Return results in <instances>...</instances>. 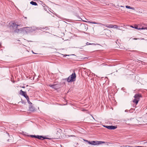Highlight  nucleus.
I'll use <instances>...</instances> for the list:
<instances>
[{
	"label": "nucleus",
	"mask_w": 147,
	"mask_h": 147,
	"mask_svg": "<svg viewBox=\"0 0 147 147\" xmlns=\"http://www.w3.org/2000/svg\"><path fill=\"white\" fill-rule=\"evenodd\" d=\"M105 26L106 27L109 28H113V25L112 24H109L108 26Z\"/></svg>",
	"instance_id": "14"
},
{
	"label": "nucleus",
	"mask_w": 147,
	"mask_h": 147,
	"mask_svg": "<svg viewBox=\"0 0 147 147\" xmlns=\"http://www.w3.org/2000/svg\"><path fill=\"white\" fill-rule=\"evenodd\" d=\"M76 78V74L74 72V81L75 80V78Z\"/></svg>",
	"instance_id": "25"
},
{
	"label": "nucleus",
	"mask_w": 147,
	"mask_h": 147,
	"mask_svg": "<svg viewBox=\"0 0 147 147\" xmlns=\"http://www.w3.org/2000/svg\"><path fill=\"white\" fill-rule=\"evenodd\" d=\"M127 110H125V112H127Z\"/></svg>",
	"instance_id": "29"
},
{
	"label": "nucleus",
	"mask_w": 147,
	"mask_h": 147,
	"mask_svg": "<svg viewBox=\"0 0 147 147\" xmlns=\"http://www.w3.org/2000/svg\"><path fill=\"white\" fill-rule=\"evenodd\" d=\"M113 28L116 29H118V26L117 25H113Z\"/></svg>",
	"instance_id": "19"
},
{
	"label": "nucleus",
	"mask_w": 147,
	"mask_h": 147,
	"mask_svg": "<svg viewBox=\"0 0 147 147\" xmlns=\"http://www.w3.org/2000/svg\"><path fill=\"white\" fill-rule=\"evenodd\" d=\"M32 51V53H33L35 54V53H34V52Z\"/></svg>",
	"instance_id": "30"
},
{
	"label": "nucleus",
	"mask_w": 147,
	"mask_h": 147,
	"mask_svg": "<svg viewBox=\"0 0 147 147\" xmlns=\"http://www.w3.org/2000/svg\"><path fill=\"white\" fill-rule=\"evenodd\" d=\"M82 59L78 58L76 56L74 55V60L80 61Z\"/></svg>",
	"instance_id": "9"
},
{
	"label": "nucleus",
	"mask_w": 147,
	"mask_h": 147,
	"mask_svg": "<svg viewBox=\"0 0 147 147\" xmlns=\"http://www.w3.org/2000/svg\"><path fill=\"white\" fill-rule=\"evenodd\" d=\"M26 28H28V30L30 31V32H32L34 31H37L38 30H44L46 28H36L34 27H26Z\"/></svg>",
	"instance_id": "1"
},
{
	"label": "nucleus",
	"mask_w": 147,
	"mask_h": 147,
	"mask_svg": "<svg viewBox=\"0 0 147 147\" xmlns=\"http://www.w3.org/2000/svg\"><path fill=\"white\" fill-rule=\"evenodd\" d=\"M88 22L90 23L93 24H99V23H96V22Z\"/></svg>",
	"instance_id": "23"
},
{
	"label": "nucleus",
	"mask_w": 147,
	"mask_h": 147,
	"mask_svg": "<svg viewBox=\"0 0 147 147\" xmlns=\"http://www.w3.org/2000/svg\"><path fill=\"white\" fill-rule=\"evenodd\" d=\"M134 97V99L133 100V102L137 104L140 98L141 97V95L140 94H136Z\"/></svg>",
	"instance_id": "2"
},
{
	"label": "nucleus",
	"mask_w": 147,
	"mask_h": 147,
	"mask_svg": "<svg viewBox=\"0 0 147 147\" xmlns=\"http://www.w3.org/2000/svg\"><path fill=\"white\" fill-rule=\"evenodd\" d=\"M27 102L29 104H32V103L30 101L29 99H28L27 100Z\"/></svg>",
	"instance_id": "24"
},
{
	"label": "nucleus",
	"mask_w": 147,
	"mask_h": 147,
	"mask_svg": "<svg viewBox=\"0 0 147 147\" xmlns=\"http://www.w3.org/2000/svg\"><path fill=\"white\" fill-rule=\"evenodd\" d=\"M83 140L84 141H85L86 142H88L89 144V142H90V141H88V140H86L85 139H83Z\"/></svg>",
	"instance_id": "20"
},
{
	"label": "nucleus",
	"mask_w": 147,
	"mask_h": 147,
	"mask_svg": "<svg viewBox=\"0 0 147 147\" xmlns=\"http://www.w3.org/2000/svg\"><path fill=\"white\" fill-rule=\"evenodd\" d=\"M139 39V38H134V40H137V39Z\"/></svg>",
	"instance_id": "28"
},
{
	"label": "nucleus",
	"mask_w": 147,
	"mask_h": 147,
	"mask_svg": "<svg viewBox=\"0 0 147 147\" xmlns=\"http://www.w3.org/2000/svg\"><path fill=\"white\" fill-rule=\"evenodd\" d=\"M75 103H74V106H75Z\"/></svg>",
	"instance_id": "33"
},
{
	"label": "nucleus",
	"mask_w": 147,
	"mask_h": 147,
	"mask_svg": "<svg viewBox=\"0 0 147 147\" xmlns=\"http://www.w3.org/2000/svg\"><path fill=\"white\" fill-rule=\"evenodd\" d=\"M74 79V73H72V74L69 76L67 79V81L68 82H71L73 81Z\"/></svg>",
	"instance_id": "5"
},
{
	"label": "nucleus",
	"mask_w": 147,
	"mask_h": 147,
	"mask_svg": "<svg viewBox=\"0 0 147 147\" xmlns=\"http://www.w3.org/2000/svg\"><path fill=\"white\" fill-rule=\"evenodd\" d=\"M135 147H146L142 146H136Z\"/></svg>",
	"instance_id": "26"
},
{
	"label": "nucleus",
	"mask_w": 147,
	"mask_h": 147,
	"mask_svg": "<svg viewBox=\"0 0 147 147\" xmlns=\"http://www.w3.org/2000/svg\"><path fill=\"white\" fill-rule=\"evenodd\" d=\"M30 4H32V5H37V3L36 2L33 1H32L30 2Z\"/></svg>",
	"instance_id": "13"
},
{
	"label": "nucleus",
	"mask_w": 147,
	"mask_h": 147,
	"mask_svg": "<svg viewBox=\"0 0 147 147\" xmlns=\"http://www.w3.org/2000/svg\"><path fill=\"white\" fill-rule=\"evenodd\" d=\"M48 86L53 88H54L56 89L59 88V85L57 84H49Z\"/></svg>",
	"instance_id": "4"
},
{
	"label": "nucleus",
	"mask_w": 147,
	"mask_h": 147,
	"mask_svg": "<svg viewBox=\"0 0 147 147\" xmlns=\"http://www.w3.org/2000/svg\"><path fill=\"white\" fill-rule=\"evenodd\" d=\"M142 40H144V38H142L141 39Z\"/></svg>",
	"instance_id": "31"
},
{
	"label": "nucleus",
	"mask_w": 147,
	"mask_h": 147,
	"mask_svg": "<svg viewBox=\"0 0 147 147\" xmlns=\"http://www.w3.org/2000/svg\"><path fill=\"white\" fill-rule=\"evenodd\" d=\"M97 145L102 143H104L105 142L101 141H97Z\"/></svg>",
	"instance_id": "17"
},
{
	"label": "nucleus",
	"mask_w": 147,
	"mask_h": 147,
	"mask_svg": "<svg viewBox=\"0 0 147 147\" xmlns=\"http://www.w3.org/2000/svg\"><path fill=\"white\" fill-rule=\"evenodd\" d=\"M30 136L32 138H36L42 140H43L46 139H48V138H46L45 137H43L41 136L32 135H30Z\"/></svg>",
	"instance_id": "3"
},
{
	"label": "nucleus",
	"mask_w": 147,
	"mask_h": 147,
	"mask_svg": "<svg viewBox=\"0 0 147 147\" xmlns=\"http://www.w3.org/2000/svg\"><path fill=\"white\" fill-rule=\"evenodd\" d=\"M125 7L126 8H127V9H132L134 10H135V8L134 7H131L128 6V5L126 6Z\"/></svg>",
	"instance_id": "12"
},
{
	"label": "nucleus",
	"mask_w": 147,
	"mask_h": 147,
	"mask_svg": "<svg viewBox=\"0 0 147 147\" xmlns=\"http://www.w3.org/2000/svg\"><path fill=\"white\" fill-rule=\"evenodd\" d=\"M22 25L21 24L17 25L16 26V28H17L18 26L22 27Z\"/></svg>",
	"instance_id": "21"
},
{
	"label": "nucleus",
	"mask_w": 147,
	"mask_h": 147,
	"mask_svg": "<svg viewBox=\"0 0 147 147\" xmlns=\"http://www.w3.org/2000/svg\"><path fill=\"white\" fill-rule=\"evenodd\" d=\"M97 141H90L89 142V144H91L92 145H97Z\"/></svg>",
	"instance_id": "8"
},
{
	"label": "nucleus",
	"mask_w": 147,
	"mask_h": 147,
	"mask_svg": "<svg viewBox=\"0 0 147 147\" xmlns=\"http://www.w3.org/2000/svg\"><path fill=\"white\" fill-rule=\"evenodd\" d=\"M104 127L107 128L109 129H116L117 127V126H103Z\"/></svg>",
	"instance_id": "6"
},
{
	"label": "nucleus",
	"mask_w": 147,
	"mask_h": 147,
	"mask_svg": "<svg viewBox=\"0 0 147 147\" xmlns=\"http://www.w3.org/2000/svg\"><path fill=\"white\" fill-rule=\"evenodd\" d=\"M131 27L133 28H134L136 29H137L138 30H141V29H144V28H138V26H135L134 27V26H131Z\"/></svg>",
	"instance_id": "11"
},
{
	"label": "nucleus",
	"mask_w": 147,
	"mask_h": 147,
	"mask_svg": "<svg viewBox=\"0 0 147 147\" xmlns=\"http://www.w3.org/2000/svg\"><path fill=\"white\" fill-rule=\"evenodd\" d=\"M17 24H16L15 23H12L11 24V26L13 28H14L15 27V26H16Z\"/></svg>",
	"instance_id": "16"
},
{
	"label": "nucleus",
	"mask_w": 147,
	"mask_h": 147,
	"mask_svg": "<svg viewBox=\"0 0 147 147\" xmlns=\"http://www.w3.org/2000/svg\"><path fill=\"white\" fill-rule=\"evenodd\" d=\"M29 110L31 111H33L34 110V109L33 107H32L31 106H30L29 107Z\"/></svg>",
	"instance_id": "15"
},
{
	"label": "nucleus",
	"mask_w": 147,
	"mask_h": 147,
	"mask_svg": "<svg viewBox=\"0 0 147 147\" xmlns=\"http://www.w3.org/2000/svg\"><path fill=\"white\" fill-rule=\"evenodd\" d=\"M25 18L26 19V18H26V17H25Z\"/></svg>",
	"instance_id": "32"
},
{
	"label": "nucleus",
	"mask_w": 147,
	"mask_h": 147,
	"mask_svg": "<svg viewBox=\"0 0 147 147\" xmlns=\"http://www.w3.org/2000/svg\"><path fill=\"white\" fill-rule=\"evenodd\" d=\"M25 28H26V27H24L23 28H21L20 29H17V28H16V29L15 30L14 32H15L17 33H21L23 32Z\"/></svg>",
	"instance_id": "7"
},
{
	"label": "nucleus",
	"mask_w": 147,
	"mask_h": 147,
	"mask_svg": "<svg viewBox=\"0 0 147 147\" xmlns=\"http://www.w3.org/2000/svg\"><path fill=\"white\" fill-rule=\"evenodd\" d=\"M85 74H86V75H87V76H88L89 75L88 74V72H86L85 73Z\"/></svg>",
	"instance_id": "27"
},
{
	"label": "nucleus",
	"mask_w": 147,
	"mask_h": 147,
	"mask_svg": "<svg viewBox=\"0 0 147 147\" xmlns=\"http://www.w3.org/2000/svg\"><path fill=\"white\" fill-rule=\"evenodd\" d=\"M24 96V97L26 98L27 100L28 99H29V97L28 96H27V95L26 94L25 96Z\"/></svg>",
	"instance_id": "18"
},
{
	"label": "nucleus",
	"mask_w": 147,
	"mask_h": 147,
	"mask_svg": "<svg viewBox=\"0 0 147 147\" xmlns=\"http://www.w3.org/2000/svg\"><path fill=\"white\" fill-rule=\"evenodd\" d=\"M20 94L23 96H25L26 94V92L23 91L22 90H21L20 91Z\"/></svg>",
	"instance_id": "10"
},
{
	"label": "nucleus",
	"mask_w": 147,
	"mask_h": 147,
	"mask_svg": "<svg viewBox=\"0 0 147 147\" xmlns=\"http://www.w3.org/2000/svg\"><path fill=\"white\" fill-rule=\"evenodd\" d=\"M94 45L95 44H91V43H89V42H87L86 43V45Z\"/></svg>",
	"instance_id": "22"
}]
</instances>
